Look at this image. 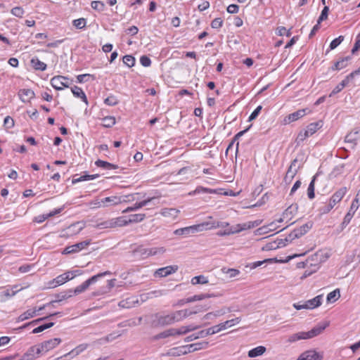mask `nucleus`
<instances>
[{"label": "nucleus", "mask_w": 360, "mask_h": 360, "mask_svg": "<svg viewBox=\"0 0 360 360\" xmlns=\"http://www.w3.org/2000/svg\"><path fill=\"white\" fill-rule=\"evenodd\" d=\"M297 205H291L283 212V216L284 218H287V219H291L292 217L297 213Z\"/></svg>", "instance_id": "nucleus-34"}, {"label": "nucleus", "mask_w": 360, "mask_h": 360, "mask_svg": "<svg viewBox=\"0 0 360 360\" xmlns=\"http://www.w3.org/2000/svg\"><path fill=\"white\" fill-rule=\"evenodd\" d=\"M320 354L314 350H309L302 353L297 360H321Z\"/></svg>", "instance_id": "nucleus-21"}, {"label": "nucleus", "mask_w": 360, "mask_h": 360, "mask_svg": "<svg viewBox=\"0 0 360 360\" xmlns=\"http://www.w3.org/2000/svg\"><path fill=\"white\" fill-rule=\"evenodd\" d=\"M53 325H54L53 322H50V323H47L43 324L41 326H39L35 328L32 330V333L35 334V333H41V332L44 331V330L48 329V328L52 327Z\"/></svg>", "instance_id": "nucleus-56"}, {"label": "nucleus", "mask_w": 360, "mask_h": 360, "mask_svg": "<svg viewBox=\"0 0 360 360\" xmlns=\"http://www.w3.org/2000/svg\"><path fill=\"white\" fill-rule=\"evenodd\" d=\"M51 86L56 90H62L64 87H69L70 79L64 76H55L51 79Z\"/></svg>", "instance_id": "nucleus-9"}, {"label": "nucleus", "mask_w": 360, "mask_h": 360, "mask_svg": "<svg viewBox=\"0 0 360 360\" xmlns=\"http://www.w3.org/2000/svg\"><path fill=\"white\" fill-rule=\"evenodd\" d=\"M74 272H65L63 274H60L58 276L54 279L50 281L48 283V288H54L56 287H58L59 285H61L64 284L65 283L73 279L76 274H74L73 276H70V274H73Z\"/></svg>", "instance_id": "nucleus-6"}, {"label": "nucleus", "mask_w": 360, "mask_h": 360, "mask_svg": "<svg viewBox=\"0 0 360 360\" xmlns=\"http://www.w3.org/2000/svg\"><path fill=\"white\" fill-rule=\"evenodd\" d=\"M340 297V290L335 289V290L329 292L327 295V302H333Z\"/></svg>", "instance_id": "nucleus-46"}, {"label": "nucleus", "mask_w": 360, "mask_h": 360, "mask_svg": "<svg viewBox=\"0 0 360 360\" xmlns=\"http://www.w3.org/2000/svg\"><path fill=\"white\" fill-rule=\"evenodd\" d=\"M360 141V128H356L347 134L345 142L352 144L353 148Z\"/></svg>", "instance_id": "nucleus-14"}, {"label": "nucleus", "mask_w": 360, "mask_h": 360, "mask_svg": "<svg viewBox=\"0 0 360 360\" xmlns=\"http://www.w3.org/2000/svg\"><path fill=\"white\" fill-rule=\"evenodd\" d=\"M89 206L91 209L103 207V200L100 198H96L89 202Z\"/></svg>", "instance_id": "nucleus-57"}, {"label": "nucleus", "mask_w": 360, "mask_h": 360, "mask_svg": "<svg viewBox=\"0 0 360 360\" xmlns=\"http://www.w3.org/2000/svg\"><path fill=\"white\" fill-rule=\"evenodd\" d=\"M198 313V311H191L188 309H181L171 312L173 323L179 322L184 319Z\"/></svg>", "instance_id": "nucleus-11"}, {"label": "nucleus", "mask_w": 360, "mask_h": 360, "mask_svg": "<svg viewBox=\"0 0 360 360\" xmlns=\"http://www.w3.org/2000/svg\"><path fill=\"white\" fill-rule=\"evenodd\" d=\"M123 63L129 68L135 65V58L131 55H126L123 57Z\"/></svg>", "instance_id": "nucleus-54"}, {"label": "nucleus", "mask_w": 360, "mask_h": 360, "mask_svg": "<svg viewBox=\"0 0 360 360\" xmlns=\"http://www.w3.org/2000/svg\"><path fill=\"white\" fill-rule=\"evenodd\" d=\"M87 348V345L82 344L76 347L75 349L71 350L69 353H68L65 356H70L71 358H73L77 355H79L81 352L84 351Z\"/></svg>", "instance_id": "nucleus-38"}, {"label": "nucleus", "mask_w": 360, "mask_h": 360, "mask_svg": "<svg viewBox=\"0 0 360 360\" xmlns=\"http://www.w3.org/2000/svg\"><path fill=\"white\" fill-rule=\"evenodd\" d=\"M146 217L145 214H130L128 218V222L129 224L138 223L142 221Z\"/></svg>", "instance_id": "nucleus-43"}, {"label": "nucleus", "mask_w": 360, "mask_h": 360, "mask_svg": "<svg viewBox=\"0 0 360 360\" xmlns=\"http://www.w3.org/2000/svg\"><path fill=\"white\" fill-rule=\"evenodd\" d=\"M200 328L199 326L195 325H189V326H184L180 327L179 328H176V334L177 335H185L189 332L195 330Z\"/></svg>", "instance_id": "nucleus-30"}, {"label": "nucleus", "mask_w": 360, "mask_h": 360, "mask_svg": "<svg viewBox=\"0 0 360 360\" xmlns=\"http://www.w3.org/2000/svg\"><path fill=\"white\" fill-rule=\"evenodd\" d=\"M328 326V323H326L322 325H318L307 332L302 331L292 334L288 337L287 342L292 343L300 340L312 338L321 334Z\"/></svg>", "instance_id": "nucleus-1"}, {"label": "nucleus", "mask_w": 360, "mask_h": 360, "mask_svg": "<svg viewBox=\"0 0 360 360\" xmlns=\"http://www.w3.org/2000/svg\"><path fill=\"white\" fill-rule=\"evenodd\" d=\"M91 8L97 11H103L105 9V4L101 1H93L91 4Z\"/></svg>", "instance_id": "nucleus-50"}, {"label": "nucleus", "mask_w": 360, "mask_h": 360, "mask_svg": "<svg viewBox=\"0 0 360 360\" xmlns=\"http://www.w3.org/2000/svg\"><path fill=\"white\" fill-rule=\"evenodd\" d=\"M358 196H359V193L356 195L355 198L352 200L351 206L348 211V213H350L353 215H354V213L359 209V207L360 205L359 199Z\"/></svg>", "instance_id": "nucleus-45"}, {"label": "nucleus", "mask_w": 360, "mask_h": 360, "mask_svg": "<svg viewBox=\"0 0 360 360\" xmlns=\"http://www.w3.org/2000/svg\"><path fill=\"white\" fill-rule=\"evenodd\" d=\"M259 224V222H258L257 221H249V222H247V223H245L243 224H238L236 226H237L238 229H240V231L243 230L255 228V227L257 226Z\"/></svg>", "instance_id": "nucleus-44"}, {"label": "nucleus", "mask_w": 360, "mask_h": 360, "mask_svg": "<svg viewBox=\"0 0 360 360\" xmlns=\"http://www.w3.org/2000/svg\"><path fill=\"white\" fill-rule=\"evenodd\" d=\"M208 283L207 278L205 276H202V275L194 276L191 279V283L193 285L205 284V283Z\"/></svg>", "instance_id": "nucleus-49"}, {"label": "nucleus", "mask_w": 360, "mask_h": 360, "mask_svg": "<svg viewBox=\"0 0 360 360\" xmlns=\"http://www.w3.org/2000/svg\"><path fill=\"white\" fill-rule=\"evenodd\" d=\"M74 295L73 291L72 289H70L65 292H61L59 295H58V300H56V302H60L63 300L68 299L70 297H72Z\"/></svg>", "instance_id": "nucleus-52"}, {"label": "nucleus", "mask_w": 360, "mask_h": 360, "mask_svg": "<svg viewBox=\"0 0 360 360\" xmlns=\"http://www.w3.org/2000/svg\"><path fill=\"white\" fill-rule=\"evenodd\" d=\"M209 223V225L206 226V229H210L212 228H219V227H228L229 226V224L228 222H220V221H214L212 223Z\"/></svg>", "instance_id": "nucleus-53"}, {"label": "nucleus", "mask_w": 360, "mask_h": 360, "mask_svg": "<svg viewBox=\"0 0 360 360\" xmlns=\"http://www.w3.org/2000/svg\"><path fill=\"white\" fill-rule=\"evenodd\" d=\"M208 225V222H205L200 224H195L184 228L178 229L174 231V234L176 236H188L191 234L204 231L207 229L206 226Z\"/></svg>", "instance_id": "nucleus-3"}, {"label": "nucleus", "mask_w": 360, "mask_h": 360, "mask_svg": "<svg viewBox=\"0 0 360 360\" xmlns=\"http://www.w3.org/2000/svg\"><path fill=\"white\" fill-rule=\"evenodd\" d=\"M304 302L307 307V309H313L321 304L322 295H317L313 299L309 300Z\"/></svg>", "instance_id": "nucleus-25"}, {"label": "nucleus", "mask_w": 360, "mask_h": 360, "mask_svg": "<svg viewBox=\"0 0 360 360\" xmlns=\"http://www.w3.org/2000/svg\"><path fill=\"white\" fill-rule=\"evenodd\" d=\"M344 40L343 36H339L338 38H335L333 39L330 44V50L335 49L336 47H338L341 42Z\"/></svg>", "instance_id": "nucleus-62"}, {"label": "nucleus", "mask_w": 360, "mask_h": 360, "mask_svg": "<svg viewBox=\"0 0 360 360\" xmlns=\"http://www.w3.org/2000/svg\"><path fill=\"white\" fill-rule=\"evenodd\" d=\"M178 270L177 266H167L160 268L155 272V276L166 277L172 274L175 273Z\"/></svg>", "instance_id": "nucleus-15"}, {"label": "nucleus", "mask_w": 360, "mask_h": 360, "mask_svg": "<svg viewBox=\"0 0 360 360\" xmlns=\"http://www.w3.org/2000/svg\"><path fill=\"white\" fill-rule=\"evenodd\" d=\"M350 59L349 56L345 57L341 60L337 61L334 65L331 68L333 70H340L346 68L348 65V61Z\"/></svg>", "instance_id": "nucleus-32"}, {"label": "nucleus", "mask_w": 360, "mask_h": 360, "mask_svg": "<svg viewBox=\"0 0 360 360\" xmlns=\"http://www.w3.org/2000/svg\"><path fill=\"white\" fill-rule=\"evenodd\" d=\"M22 289H23V288H19L18 285H13L11 288L6 289V290L2 291L1 294H2V296H4L6 298H10V297H12L14 295H15L17 292H18L19 291H20Z\"/></svg>", "instance_id": "nucleus-33"}, {"label": "nucleus", "mask_w": 360, "mask_h": 360, "mask_svg": "<svg viewBox=\"0 0 360 360\" xmlns=\"http://www.w3.org/2000/svg\"><path fill=\"white\" fill-rule=\"evenodd\" d=\"M30 62L32 67L37 70L44 71L46 69V65L37 57L32 58Z\"/></svg>", "instance_id": "nucleus-36"}, {"label": "nucleus", "mask_w": 360, "mask_h": 360, "mask_svg": "<svg viewBox=\"0 0 360 360\" xmlns=\"http://www.w3.org/2000/svg\"><path fill=\"white\" fill-rule=\"evenodd\" d=\"M112 273L109 271H106L102 273H99L96 275H94L85 281L84 283H82L81 285L77 286L74 290H72L74 295H79L83 292H84L86 290L88 289L90 285L95 283L97 282V281L108 275H111Z\"/></svg>", "instance_id": "nucleus-2"}, {"label": "nucleus", "mask_w": 360, "mask_h": 360, "mask_svg": "<svg viewBox=\"0 0 360 360\" xmlns=\"http://www.w3.org/2000/svg\"><path fill=\"white\" fill-rule=\"evenodd\" d=\"M319 256V252L315 253L314 255H313L310 257H309L305 262H298L297 264V267L299 269L308 267L309 263H310V261L316 260V262H318Z\"/></svg>", "instance_id": "nucleus-41"}, {"label": "nucleus", "mask_w": 360, "mask_h": 360, "mask_svg": "<svg viewBox=\"0 0 360 360\" xmlns=\"http://www.w3.org/2000/svg\"><path fill=\"white\" fill-rule=\"evenodd\" d=\"M11 13L13 15L18 17V18H22L24 15V10L20 6H16L11 9Z\"/></svg>", "instance_id": "nucleus-59"}, {"label": "nucleus", "mask_w": 360, "mask_h": 360, "mask_svg": "<svg viewBox=\"0 0 360 360\" xmlns=\"http://www.w3.org/2000/svg\"><path fill=\"white\" fill-rule=\"evenodd\" d=\"M155 198H148L146 200H143L139 202H136L133 206H130L127 207L125 210L122 211V213H127L130 212H134L138 210L139 209L147 205L149 202L153 201Z\"/></svg>", "instance_id": "nucleus-20"}, {"label": "nucleus", "mask_w": 360, "mask_h": 360, "mask_svg": "<svg viewBox=\"0 0 360 360\" xmlns=\"http://www.w3.org/2000/svg\"><path fill=\"white\" fill-rule=\"evenodd\" d=\"M91 244L90 240H86L80 243H77L76 244L67 246L62 252L64 255H68L72 253L78 252L84 249H85L88 245Z\"/></svg>", "instance_id": "nucleus-10"}, {"label": "nucleus", "mask_w": 360, "mask_h": 360, "mask_svg": "<svg viewBox=\"0 0 360 360\" xmlns=\"http://www.w3.org/2000/svg\"><path fill=\"white\" fill-rule=\"evenodd\" d=\"M176 328H169L165 330L155 336V340L164 339L169 337L176 336Z\"/></svg>", "instance_id": "nucleus-26"}, {"label": "nucleus", "mask_w": 360, "mask_h": 360, "mask_svg": "<svg viewBox=\"0 0 360 360\" xmlns=\"http://www.w3.org/2000/svg\"><path fill=\"white\" fill-rule=\"evenodd\" d=\"M165 252L166 249L164 247H155L151 248L139 247L135 250V253L139 255L143 258H147L150 256H154L157 255H162Z\"/></svg>", "instance_id": "nucleus-5"}, {"label": "nucleus", "mask_w": 360, "mask_h": 360, "mask_svg": "<svg viewBox=\"0 0 360 360\" xmlns=\"http://www.w3.org/2000/svg\"><path fill=\"white\" fill-rule=\"evenodd\" d=\"M95 165L98 167H102L108 170L115 169L117 168V165L101 160H96Z\"/></svg>", "instance_id": "nucleus-40"}, {"label": "nucleus", "mask_w": 360, "mask_h": 360, "mask_svg": "<svg viewBox=\"0 0 360 360\" xmlns=\"http://www.w3.org/2000/svg\"><path fill=\"white\" fill-rule=\"evenodd\" d=\"M297 160L295 159L292 161L286 174L284 177V181L285 183H290L294 178V176L296 175L299 168L300 167V165L297 166Z\"/></svg>", "instance_id": "nucleus-13"}, {"label": "nucleus", "mask_w": 360, "mask_h": 360, "mask_svg": "<svg viewBox=\"0 0 360 360\" xmlns=\"http://www.w3.org/2000/svg\"><path fill=\"white\" fill-rule=\"evenodd\" d=\"M71 91L75 97L81 98L86 104L88 103L87 98L82 88L74 86L71 88Z\"/></svg>", "instance_id": "nucleus-29"}, {"label": "nucleus", "mask_w": 360, "mask_h": 360, "mask_svg": "<svg viewBox=\"0 0 360 360\" xmlns=\"http://www.w3.org/2000/svg\"><path fill=\"white\" fill-rule=\"evenodd\" d=\"M208 342L206 341H202L193 344H191L188 345H186L184 347L185 349H187V350H185L183 353L186 354L187 352H193L198 350L200 349H207L208 347Z\"/></svg>", "instance_id": "nucleus-17"}, {"label": "nucleus", "mask_w": 360, "mask_h": 360, "mask_svg": "<svg viewBox=\"0 0 360 360\" xmlns=\"http://www.w3.org/2000/svg\"><path fill=\"white\" fill-rule=\"evenodd\" d=\"M357 71L352 72L349 75H347L345 79H344L339 84L344 89L345 86L348 84L349 82V80L352 79L354 76V75L357 74Z\"/></svg>", "instance_id": "nucleus-63"}, {"label": "nucleus", "mask_w": 360, "mask_h": 360, "mask_svg": "<svg viewBox=\"0 0 360 360\" xmlns=\"http://www.w3.org/2000/svg\"><path fill=\"white\" fill-rule=\"evenodd\" d=\"M104 103L108 105L113 106L118 103V100L116 96L110 95L105 99Z\"/></svg>", "instance_id": "nucleus-60"}, {"label": "nucleus", "mask_w": 360, "mask_h": 360, "mask_svg": "<svg viewBox=\"0 0 360 360\" xmlns=\"http://www.w3.org/2000/svg\"><path fill=\"white\" fill-rule=\"evenodd\" d=\"M307 112H309L308 108L298 110L287 116L285 118L284 121L285 123H290L292 122H295L299 120L300 118L304 117Z\"/></svg>", "instance_id": "nucleus-16"}, {"label": "nucleus", "mask_w": 360, "mask_h": 360, "mask_svg": "<svg viewBox=\"0 0 360 360\" xmlns=\"http://www.w3.org/2000/svg\"><path fill=\"white\" fill-rule=\"evenodd\" d=\"M180 210L176 208H162L160 211V214L164 217L175 219L177 218Z\"/></svg>", "instance_id": "nucleus-22"}, {"label": "nucleus", "mask_w": 360, "mask_h": 360, "mask_svg": "<svg viewBox=\"0 0 360 360\" xmlns=\"http://www.w3.org/2000/svg\"><path fill=\"white\" fill-rule=\"evenodd\" d=\"M103 207H108L110 206H115L121 204V200L119 196L113 195L102 198Z\"/></svg>", "instance_id": "nucleus-23"}, {"label": "nucleus", "mask_w": 360, "mask_h": 360, "mask_svg": "<svg viewBox=\"0 0 360 360\" xmlns=\"http://www.w3.org/2000/svg\"><path fill=\"white\" fill-rule=\"evenodd\" d=\"M347 192V187H342L333 193V195L331 196L329 200L331 202L332 204L335 205L337 203L341 201V200L345 195Z\"/></svg>", "instance_id": "nucleus-18"}, {"label": "nucleus", "mask_w": 360, "mask_h": 360, "mask_svg": "<svg viewBox=\"0 0 360 360\" xmlns=\"http://www.w3.org/2000/svg\"><path fill=\"white\" fill-rule=\"evenodd\" d=\"M240 232V229L236 227H230L224 231H219L217 235L219 236H229L235 233Z\"/></svg>", "instance_id": "nucleus-48"}, {"label": "nucleus", "mask_w": 360, "mask_h": 360, "mask_svg": "<svg viewBox=\"0 0 360 360\" xmlns=\"http://www.w3.org/2000/svg\"><path fill=\"white\" fill-rule=\"evenodd\" d=\"M322 124L320 122H312L309 124L305 131L308 134L309 136H312L314 134H315L319 129L321 127Z\"/></svg>", "instance_id": "nucleus-37"}, {"label": "nucleus", "mask_w": 360, "mask_h": 360, "mask_svg": "<svg viewBox=\"0 0 360 360\" xmlns=\"http://www.w3.org/2000/svg\"><path fill=\"white\" fill-rule=\"evenodd\" d=\"M34 96V92L30 89H22L18 91V96L23 103L30 102Z\"/></svg>", "instance_id": "nucleus-19"}, {"label": "nucleus", "mask_w": 360, "mask_h": 360, "mask_svg": "<svg viewBox=\"0 0 360 360\" xmlns=\"http://www.w3.org/2000/svg\"><path fill=\"white\" fill-rule=\"evenodd\" d=\"M35 316H37V309H27L18 317L17 322L24 321Z\"/></svg>", "instance_id": "nucleus-27"}, {"label": "nucleus", "mask_w": 360, "mask_h": 360, "mask_svg": "<svg viewBox=\"0 0 360 360\" xmlns=\"http://www.w3.org/2000/svg\"><path fill=\"white\" fill-rule=\"evenodd\" d=\"M61 342V340L60 338H53L49 340L44 341L41 344L37 345L38 349L40 350V353L42 355H44L49 351L56 347Z\"/></svg>", "instance_id": "nucleus-7"}, {"label": "nucleus", "mask_w": 360, "mask_h": 360, "mask_svg": "<svg viewBox=\"0 0 360 360\" xmlns=\"http://www.w3.org/2000/svg\"><path fill=\"white\" fill-rule=\"evenodd\" d=\"M136 303H138V299L135 297H130L121 300L118 303V306L121 308L129 309L134 307Z\"/></svg>", "instance_id": "nucleus-24"}, {"label": "nucleus", "mask_w": 360, "mask_h": 360, "mask_svg": "<svg viewBox=\"0 0 360 360\" xmlns=\"http://www.w3.org/2000/svg\"><path fill=\"white\" fill-rule=\"evenodd\" d=\"M266 349L264 346H258L257 347H255L252 349H250L248 352V356L250 358L257 357L259 356L262 355L265 352Z\"/></svg>", "instance_id": "nucleus-31"}, {"label": "nucleus", "mask_w": 360, "mask_h": 360, "mask_svg": "<svg viewBox=\"0 0 360 360\" xmlns=\"http://www.w3.org/2000/svg\"><path fill=\"white\" fill-rule=\"evenodd\" d=\"M41 356L37 345L30 347L27 352L18 360H35Z\"/></svg>", "instance_id": "nucleus-12"}, {"label": "nucleus", "mask_w": 360, "mask_h": 360, "mask_svg": "<svg viewBox=\"0 0 360 360\" xmlns=\"http://www.w3.org/2000/svg\"><path fill=\"white\" fill-rule=\"evenodd\" d=\"M314 181L315 176H314L313 179L310 182L308 188H307V195L309 199H313L315 196L314 194Z\"/></svg>", "instance_id": "nucleus-58"}, {"label": "nucleus", "mask_w": 360, "mask_h": 360, "mask_svg": "<svg viewBox=\"0 0 360 360\" xmlns=\"http://www.w3.org/2000/svg\"><path fill=\"white\" fill-rule=\"evenodd\" d=\"M277 229L276 222L273 221L268 224L267 226H264L262 228H260V231L263 233H269V231H275Z\"/></svg>", "instance_id": "nucleus-51"}, {"label": "nucleus", "mask_w": 360, "mask_h": 360, "mask_svg": "<svg viewBox=\"0 0 360 360\" xmlns=\"http://www.w3.org/2000/svg\"><path fill=\"white\" fill-rule=\"evenodd\" d=\"M173 323L171 313H157L153 316L152 325L155 327H164Z\"/></svg>", "instance_id": "nucleus-4"}, {"label": "nucleus", "mask_w": 360, "mask_h": 360, "mask_svg": "<svg viewBox=\"0 0 360 360\" xmlns=\"http://www.w3.org/2000/svg\"><path fill=\"white\" fill-rule=\"evenodd\" d=\"M98 176H99L98 174H93V175L84 174V175L80 176L78 178H76V176H75L72 180V184H76L81 181L93 180V179H96Z\"/></svg>", "instance_id": "nucleus-35"}, {"label": "nucleus", "mask_w": 360, "mask_h": 360, "mask_svg": "<svg viewBox=\"0 0 360 360\" xmlns=\"http://www.w3.org/2000/svg\"><path fill=\"white\" fill-rule=\"evenodd\" d=\"M291 242L292 241L285 240V238L284 239H283V238L277 239L276 240L270 243V248H271V249L281 248L286 246L289 243H291Z\"/></svg>", "instance_id": "nucleus-42"}, {"label": "nucleus", "mask_w": 360, "mask_h": 360, "mask_svg": "<svg viewBox=\"0 0 360 360\" xmlns=\"http://www.w3.org/2000/svg\"><path fill=\"white\" fill-rule=\"evenodd\" d=\"M96 227L98 229L114 228L112 219L97 224Z\"/></svg>", "instance_id": "nucleus-55"}, {"label": "nucleus", "mask_w": 360, "mask_h": 360, "mask_svg": "<svg viewBox=\"0 0 360 360\" xmlns=\"http://www.w3.org/2000/svg\"><path fill=\"white\" fill-rule=\"evenodd\" d=\"M241 321L240 317H236L235 319H232L230 320H227L223 323H219V326L221 330H226L229 328H231L233 326L238 324Z\"/></svg>", "instance_id": "nucleus-28"}, {"label": "nucleus", "mask_w": 360, "mask_h": 360, "mask_svg": "<svg viewBox=\"0 0 360 360\" xmlns=\"http://www.w3.org/2000/svg\"><path fill=\"white\" fill-rule=\"evenodd\" d=\"M73 25L77 29H82L86 26V20L83 18L74 20Z\"/></svg>", "instance_id": "nucleus-61"}, {"label": "nucleus", "mask_w": 360, "mask_h": 360, "mask_svg": "<svg viewBox=\"0 0 360 360\" xmlns=\"http://www.w3.org/2000/svg\"><path fill=\"white\" fill-rule=\"evenodd\" d=\"M115 124V118L112 116H107L102 119V125L109 128Z\"/></svg>", "instance_id": "nucleus-47"}, {"label": "nucleus", "mask_w": 360, "mask_h": 360, "mask_svg": "<svg viewBox=\"0 0 360 360\" xmlns=\"http://www.w3.org/2000/svg\"><path fill=\"white\" fill-rule=\"evenodd\" d=\"M329 8L328 6H324L323 8L320 16L319 17L318 21L319 23H321L322 21L326 20L328 18Z\"/></svg>", "instance_id": "nucleus-64"}, {"label": "nucleus", "mask_w": 360, "mask_h": 360, "mask_svg": "<svg viewBox=\"0 0 360 360\" xmlns=\"http://www.w3.org/2000/svg\"><path fill=\"white\" fill-rule=\"evenodd\" d=\"M113 225L115 227H121L129 224L128 218L127 217H119L112 218Z\"/></svg>", "instance_id": "nucleus-39"}, {"label": "nucleus", "mask_w": 360, "mask_h": 360, "mask_svg": "<svg viewBox=\"0 0 360 360\" xmlns=\"http://www.w3.org/2000/svg\"><path fill=\"white\" fill-rule=\"evenodd\" d=\"M312 227L311 223H306L298 229H294L288 236L285 237V240L292 241L295 238H299L306 233H307Z\"/></svg>", "instance_id": "nucleus-8"}]
</instances>
